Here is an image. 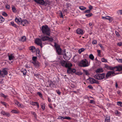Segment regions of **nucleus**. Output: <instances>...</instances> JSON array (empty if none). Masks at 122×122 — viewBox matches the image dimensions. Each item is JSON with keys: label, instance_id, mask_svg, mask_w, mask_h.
Wrapping results in <instances>:
<instances>
[{"label": "nucleus", "instance_id": "obj_45", "mask_svg": "<svg viewBox=\"0 0 122 122\" xmlns=\"http://www.w3.org/2000/svg\"><path fill=\"white\" fill-rule=\"evenodd\" d=\"M97 43V41L96 40H93L92 42V44H96Z\"/></svg>", "mask_w": 122, "mask_h": 122}, {"label": "nucleus", "instance_id": "obj_48", "mask_svg": "<svg viewBox=\"0 0 122 122\" xmlns=\"http://www.w3.org/2000/svg\"><path fill=\"white\" fill-rule=\"evenodd\" d=\"M115 113L117 115H120V113L119 112H118L117 111H115Z\"/></svg>", "mask_w": 122, "mask_h": 122}, {"label": "nucleus", "instance_id": "obj_51", "mask_svg": "<svg viewBox=\"0 0 122 122\" xmlns=\"http://www.w3.org/2000/svg\"><path fill=\"white\" fill-rule=\"evenodd\" d=\"M2 15H4L5 16H7L8 15L5 12H2Z\"/></svg>", "mask_w": 122, "mask_h": 122}, {"label": "nucleus", "instance_id": "obj_9", "mask_svg": "<svg viewBox=\"0 0 122 122\" xmlns=\"http://www.w3.org/2000/svg\"><path fill=\"white\" fill-rule=\"evenodd\" d=\"M32 63L36 68H37L39 67L40 63L38 61H33Z\"/></svg>", "mask_w": 122, "mask_h": 122}, {"label": "nucleus", "instance_id": "obj_59", "mask_svg": "<svg viewBox=\"0 0 122 122\" xmlns=\"http://www.w3.org/2000/svg\"><path fill=\"white\" fill-rule=\"evenodd\" d=\"M89 10L91 11V10L92 9L93 7L92 5H90L89 6Z\"/></svg>", "mask_w": 122, "mask_h": 122}, {"label": "nucleus", "instance_id": "obj_25", "mask_svg": "<svg viewBox=\"0 0 122 122\" xmlns=\"http://www.w3.org/2000/svg\"><path fill=\"white\" fill-rule=\"evenodd\" d=\"M27 71L25 69H22L21 72L24 75H25L26 74Z\"/></svg>", "mask_w": 122, "mask_h": 122}, {"label": "nucleus", "instance_id": "obj_14", "mask_svg": "<svg viewBox=\"0 0 122 122\" xmlns=\"http://www.w3.org/2000/svg\"><path fill=\"white\" fill-rule=\"evenodd\" d=\"M56 49V50L57 53L59 55H61L62 50L60 47H57Z\"/></svg>", "mask_w": 122, "mask_h": 122}, {"label": "nucleus", "instance_id": "obj_15", "mask_svg": "<svg viewBox=\"0 0 122 122\" xmlns=\"http://www.w3.org/2000/svg\"><path fill=\"white\" fill-rule=\"evenodd\" d=\"M94 78L98 80H101L100 74H97L94 76Z\"/></svg>", "mask_w": 122, "mask_h": 122}, {"label": "nucleus", "instance_id": "obj_52", "mask_svg": "<svg viewBox=\"0 0 122 122\" xmlns=\"http://www.w3.org/2000/svg\"><path fill=\"white\" fill-rule=\"evenodd\" d=\"M118 13L119 14L122 15V10H119L118 12Z\"/></svg>", "mask_w": 122, "mask_h": 122}, {"label": "nucleus", "instance_id": "obj_32", "mask_svg": "<svg viewBox=\"0 0 122 122\" xmlns=\"http://www.w3.org/2000/svg\"><path fill=\"white\" fill-rule=\"evenodd\" d=\"M116 69V66L114 67H112L111 66H110V68H109V70L113 71H114V69Z\"/></svg>", "mask_w": 122, "mask_h": 122}, {"label": "nucleus", "instance_id": "obj_33", "mask_svg": "<svg viewBox=\"0 0 122 122\" xmlns=\"http://www.w3.org/2000/svg\"><path fill=\"white\" fill-rule=\"evenodd\" d=\"M85 50V49L83 48H81L78 51L79 53L80 54L81 52L84 51Z\"/></svg>", "mask_w": 122, "mask_h": 122}, {"label": "nucleus", "instance_id": "obj_18", "mask_svg": "<svg viewBox=\"0 0 122 122\" xmlns=\"http://www.w3.org/2000/svg\"><path fill=\"white\" fill-rule=\"evenodd\" d=\"M77 33V34H82L83 33V30L80 29H78L76 30Z\"/></svg>", "mask_w": 122, "mask_h": 122}, {"label": "nucleus", "instance_id": "obj_24", "mask_svg": "<svg viewBox=\"0 0 122 122\" xmlns=\"http://www.w3.org/2000/svg\"><path fill=\"white\" fill-rule=\"evenodd\" d=\"M90 81L91 83L92 84L95 83V80L93 78H91L90 79Z\"/></svg>", "mask_w": 122, "mask_h": 122}, {"label": "nucleus", "instance_id": "obj_60", "mask_svg": "<svg viewBox=\"0 0 122 122\" xmlns=\"http://www.w3.org/2000/svg\"><path fill=\"white\" fill-rule=\"evenodd\" d=\"M90 103L91 104L94 103H95V102L93 100H91L90 101Z\"/></svg>", "mask_w": 122, "mask_h": 122}, {"label": "nucleus", "instance_id": "obj_44", "mask_svg": "<svg viewBox=\"0 0 122 122\" xmlns=\"http://www.w3.org/2000/svg\"><path fill=\"white\" fill-rule=\"evenodd\" d=\"M105 68H106L107 70H109V68H110V66H109L106 64H105Z\"/></svg>", "mask_w": 122, "mask_h": 122}, {"label": "nucleus", "instance_id": "obj_34", "mask_svg": "<svg viewBox=\"0 0 122 122\" xmlns=\"http://www.w3.org/2000/svg\"><path fill=\"white\" fill-rule=\"evenodd\" d=\"M92 15V13H90L88 14H86L85 15L87 16V17H89Z\"/></svg>", "mask_w": 122, "mask_h": 122}, {"label": "nucleus", "instance_id": "obj_16", "mask_svg": "<svg viewBox=\"0 0 122 122\" xmlns=\"http://www.w3.org/2000/svg\"><path fill=\"white\" fill-rule=\"evenodd\" d=\"M7 69H8L7 68H4L3 69L1 72L3 73L4 74V75H6L8 74V72L7 70Z\"/></svg>", "mask_w": 122, "mask_h": 122}, {"label": "nucleus", "instance_id": "obj_41", "mask_svg": "<svg viewBox=\"0 0 122 122\" xmlns=\"http://www.w3.org/2000/svg\"><path fill=\"white\" fill-rule=\"evenodd\" d=\"M102 62H107V60L106 59L104 58H102Z\"/></svg>", "mask_w": 122, "mask_h": 122}, {"label": "nucleus", "instance_id": "obj_40", "mask_svg": "<svg viewBox=\"0 0 122 122\" xmlns=\"http://www.w3.org/2000/svg\"><path fill=\"white\" fill-rule=\"evenodd\" d=\"M12 10L13 12H16V10L15 7L14 6H13L12 7Z\"/></svg>", "mask_w": 122, "mask_h": 122}, {"label": "nucleus", "instance_id": "obj_23", "mask_svg": "<svg viewBox=\"0 0 122 122\" xmlns=\"http://www.w3.org/2000/svg\"><path fill=\"white\" fill-rule=\"evenodd\" d=\"M40 51L38 48H37L36 50V54L37 56H40Z\"/></svg>", "mask_w": 122, "mask_h": 122}, {"label": "nucleus", "instance_id": "obj_27", "mask_svg": "<svg viewBox=\"0 0 122 122\" xmlns=\"http://www.w3.org/2000/svg\"><path fill=\"white\" fill-rule=\"evenodd\" d=\"M4 20V19L1 16H0V23H2Z\"/></svg>", "mask_w": 122, "mask_h": 122}, {"label": "nucleus", "instance_id": "obj_53", "mask_svg": "<svg viewBox=\"0 0 122 122\" xmlns=\"http://www.w3.org/2000/svg\"><path fill=\"white\" fill-rule=\"evenodd\" d=\"M47 40H49L50 41H52L53 40V39L52 38H50L48 37Z\"/></svg>", "mask_w": 122, "mask_h": 122}, {"label": "nucleus", "instance_id": "obj_20", "mask_svg": "<svg viewBox=\"0 0 122 122\" xmlns=\"http://www.w3.org/2000/svg\"><path fill=\"white\" fill-rule=\"evenodd\" d=\"M48 37L47 36H42L41 38V39L42 41H45L47 40L48 39Z\"/></svg>", "mask_w": 122, "mask_h": 122}, {"label": "nucleus", "instance_id": "obj_11", "mask_svg": "<svg viewBox=\"0 0 122 122\" xmlns=\"http://www.w3.org/2000/svg\"><path fill=\"white\" fill-rule=\"evenodd\" d=\"M63 57L64 59L66 60H68L70 58V55H67L66 53L64 54L63 55Z\"/></svg>", "mask_w": 122, "mask_h": 122}, {"label": "nucleus", "instance_id": "obj_57", "mask_svg": "<svg viewBox=\"0 0 122 122\" xmlns=\"http://www.w3.org/2000/svg\"><path fill=\"white\" fill-rule=\"evenodd\" d=\"M99 46H100L101 47V49L103 50H104V48H103V47L102 46V45L101 44H99Z\"/></svg>", "mask_w": 122, "mask_h": 122}, {"label": "nucleus", "instance_id": "obj_31", "mask_svg": "<svg viewBox=\"0 0 122 122\" xmlns=\"http://www.w3.org/2000/svg\"><path fill=\"white\" fill-rule=\"evenodd\" d=\"M41 107L42 109L44 110L45 109V105L44 104H41Z\"/></svg>", "mask_w": 122, "mask_h": 122}, {"label": "nucleus", "instance_id": "obj_46", "mask_svg": "<svg viewBox=\"0 0 122 122\" xmlns=\"http://www.w3.org/2000/svg\"><path fill=\"white\" fill-rule=\"evenodd\" d=\"M36 59H37V57L33 56L32 57V60H33V61H37L36 60Z\"/></svg>", "mask_w": 122, "mask_h": 122}, {"label": "nucleus", "instance_id": "obj_47", "mask_svg": "<svg viewBox=\"0 0 122 122\" xmlns=\"http://www.w3.org/2000/svg\"><path fill=\"white\" fill-rule=\"evenodd\" d=\"M66 119L68 120H70L71 119V118L69 117H65L63 118V119Z\"/></svg>", "mask_w": 122, "mask_h": 122}, {"label": "nucleus", "instance_id": "obj_29", "mask_svg": "<svg viewBox=\"0 0 122 122\" xmlns=\"http://www.w3.org/2000/svg\"><path fill=\"white\" fill-rule=\"evenodd\" d=\"M89 58L91 60H93L94 59V57L93 55L91 54L89 55Z\"/></svg>", "mask_w": 122, "mask_h": 122}, {"label": "nucleus", "instance_id": "obj_39", "mask_svg": "<svg viewBox=\"0 0 122 122\" xmlns=\"http://www.w3.org/2000/svg\"><path fill=\"white\" fill-rule=\"evenodd\" d=\"M11 112L12 113H19V112L16 110H12Z\"/></svg>", "mask_w": 122, "mask_h": 122}, {"label": "nucleus", "instance_id": "obj_10", "mask_svg": "<svg viewBox=\"0 0 122 122\" xmlns=\"http://www.w3.org/2000/svg\"><path fill=\"white\" fill-rule=\"evenodd\" d=\"M1 114L2 115L8 117H9L10 116V114L8 112H6L3 111H2L1 112Z\"/></svg>", "mask_w": 122, "mask_h": 122}, {"label": "nucleus", "instance_id": "obj_4", "mask_svg": "<svg viewBox=\"0 0 122 122\" xmlns=\"http://www.w3.org/2000/svg\"><path fill=\"white\" fill-rule=\"evenodd\" d=\"M116 75V74L114 71H108L106 75L105 78L107 79L110 76H114Z\"/></svg>", "mask_w": 122, "mask_h": 122}, {"label": "nucleus", "instance_id": "obj_35", "mask_svg": "<svg viewBox=\"0 0 122 122\" xmlns=\"http://www.w3.org/2000/svg\"><path fill=\"white\" fill-rule=\"evenodd\" d=\"M35 47L33 46H31L29 47V49L30 50H33L35 49Z\"/></svg>", "mask_w": 122, "mask_h": 122}, {"label": "nucleus", "instance_id": "obj_6", "mask_svg": "<svg viewBox=\"0 0 122 122\" xmlns=\"http://www.w3.org/2000/svg\"><path fill=\"white\" fill-rule=\"evenodd\" d=\"M72 66H70L69 65V67H67L68 69L67 70V73L70 74H72L74 73L76 71V70L75 69H72L71 67Z\"/></svg>", "mask_w": 122, "mask_h": 122}, {"label": "nucleus", "instance_id": "obj_7", "mask_svg": "<svg viewBox=\"0 0 122 122\" xmlns=\"http://www.w3.org/2000/svg\"><path fill=\"white\" fill-rule=\"evenodd\" d=\"M36 44L39 46H40L41 47H42V40L41 39L39 38H36L35 40Z\"/></svg>", "mask_w": 122, "mask_h": 122}, {"label": "nucleus", "instance_id": "obj_13", "mask_svg": "<svg viewBox=\"0 0 122 122\" xmlns=\"http://www.w3.org/2000/svg\"><path fill=\"white\" fill-rule=\"evenodd\" d=\"M102 19H106L108 20L110 22L112 21L113 20V19L112 17H110L109 16H107L105 17H102Z\"/></svg>", "mask_w": 122, "mask_h": 122}, {"label": "nucleus", "instance_id": "obj_62", "mask_svg": "<svg viewBox=\"0 0 122 122\" xmlns=\"http://www.w3.org/2000/svg\"><path fill=\"white\" fill-rule=\"evenodd\" d=\"M88 87L90 89H93V87L91 85H89Z\"/></svg>", "mask_w": 122, "mask_h": 122}, {"label": "nucleus", "instance_id": "obj_38", "mask_svg": "<svg viewBox=\"0 0 122 122\" xmlns=\"http://www.w3.org/2000/svg\"><path fill=\"white\" fill-rule=\"evenodd\" d=\"M11 24V25H12L13 26H14L15 27H16V25L14 24V23L13 21H12L10 23Z\"/></svg>", "mask_w": 122, "mask_h": 122}, {"label": "nucleus", "instance_id": "obj_56", "mask_svg": "<svg viewBox=\"0 0 122 122\" xmlns=\"http://www.w3.org/2000/svg\"><path fill=\"white\" fill-rule=\"evenodd\" d=\"M57 93L59 95H60L61 94V92L59 90H57L56 91Z\"/></svg>", "mask_w": 122, "mask_h": 122}, {"label": "nucleus", "instance_id": "obj_2", "mask_svg": "<svg viewBox=\"0 0 122 122\" xmlns=\"http://www.w3.org/2000/svg\"><path fill=\"white\" fill-rule=\"evenodd\" d=\"M79 66L81 67H86L89 65L88 62L86 59L81 60L79 63Z\"/></svg>", "mask_w": 122, "mask_h": 122}, {"label": "nucleus", "instance_id": "obj_36", "mask_svg": "<svg viewBox=\"0 0 122 122\" xmlns=\"http://www.w3.org/2000/svg\"><path fill=\"white\" fill-rule=\"evenodd\" d=\"M117 104L121 107H122V102H117Z\"/></svg>", "mask_w": 122, "mask_h": 122}, {"label": "nucleus", "instance_id": "obj_12", "mask_svg": "<svg viewBox=\"0 0 122 122\" xmlns=\"http://www.w3.org/2000/svg\"><path fill=\"white\" fill-rule=\"evenodd\" d=\"M116 71H122V66H116Z\"/></svg>", "mask_w": 122, "mask_h": 122}, {"label": "nucleus", "instance_id": "obj_37", "mask_svg": "<svg viewBox=\"0 0 122 122\" xmlns=\"http://www.w3.org/2000/svg\"><path fill=\"white\" fill-rule=\"evenodd\" d=\"M79 9L81 10H83L86 9V8L83 6H81L79 7Z\"/></svg>", "mask_w": 122, "mask_h": 122}, {"label": "nucleus", "instance_id": "obj_58", "mask_svg": "<svg viewBox=\"0 0 122 122\" xmlns=\"http://www.w3.org/2000/svg\"><path fill=\"white\" fill-rule=\"evenodd\" d=\"M37 94L39 95L40 97H41L42 96V95L41 93L40 92H38L37 93Z\"/></svg>", "mask_w": 122, "mask_h": 122}, {"label": "nucleus", "instance_id": "obj_43", "mask_svg": "<svg viewBox=\"0 0 122 122\" xmlns=\"http://www.w3.org/2000/svg\"><path fill=\"white\" fill-rule=\"evenodd\" d=\"M15 104H17L19 107H22V104H20L19 102H17L16 103H15Z\"/></svg>", "mask_w": 122, "mask_h": 122}, {"label": "nucleus", "instance_id": "obj_61", "mask_svg": "<svg viewBox=\"0 0 122 122\" xmlns=\"http://www.w3.org/2000/svg\"><path fill=\"white\" fill-rule=\"evenodd\" d=\"M64 118V117H63L62 116H59L58 117V118L59 119H61L62 120H63L64 119H63V118Z\"/></svg>", "mask_w": 122, "mask_h": 122}, {"label": "nucleus", "instance_id": "obj_5", "mask_svg": "<svg viewBox=\"0 0 122 122\" xmlns=\"http://www.w3.org/2000/svg\"><path fill=\"white\" fill-rule=\"evenodd\" d=\"M15 21L18 24H23V23H24L25 24L27 22V21L26 20H25L23 21L20 18V19H18L17 18H16L15 19Z\"/></svg>", "mask_w": 122, "mask_h": 122}, {"label": "nucleus", "instance_id": "obj_49", "mask_svg": "<svg viewBox=\"0 0 122 122\" xmlns=\"http://www.w3.org/2000/svg\"><path fill=\"white\" fill-rule=\"evenodd\" d=\"M54 46L56 49L58 47H60V46L58 45L56 43H55V45Z\"/></svg>", "mask_w": 122, "mask_h": 122}, {"label": "nucleus", "instance_id": "obj_1", "mask_svg": "<svg viewBox=\"0 0 122 122\" xmlns=\"http://www.w3.org/2000/svg\"><path fill=\"white\" fill-rule=\"evenodd\" d=\"M41 30L43 34L49 36L50 35V29L47 25L42 26Z\"/></svg>", "mask_w": 122, "mask_h": 122}, {"label": "nucleus", "instance_id": "obj_21", "mask_svg": "<svg viewBox=\"0 0 122 122\" xmlns=\"http://www.w3.org/2000/svg\"><path fill=\"white\" fill-rule=\"evenodd\" d=\"M8 57L9 59L10 60H13L14 58V55L12 54H11Z\"/></svg>", "mask_w": 122, "mask_h": 122}, {"label": "nucleus", "instance_id": "obj_19", "mask_svg": "<svg viewBox=\"0 0 122 122\" xmlns=\"http://www.w3.org/2000/svg\"><path fill=\"white\" fill-rule=\"evenodd\" d=\"M31 104L33 105H37V107L38 108L39 107V105L38 103L36 102H32Z\"/></svg>", "mask_w": 122, "mask_h": 122}, {"label": "nucleus", "instance_id": "obj_22", "mask_svg": "<svg viewBox=\"0 0 122 122\" xmlns=\"http://www.w3.org/2000/svg\"><path fill=\"white\" fill-rule=\"evenodd\" d=\"M100 74V77L101 78V80L102 79L104 78L105 75V73Z\"/></svg>", "mask_w": 122, "mask_h": 122}, {"label": "nucleus", "instance_id": "obj_26", "mask_svg": "<svg viewBox=\"0 0 122 122\" xmlns=\"http://www.w3.org/2000/svg\"><path fill=\"white\" fill-rule=\"evenodd\" d=\"M5 88V85L3 84L2 85H1V84H0V89H4Z\"/></svg>", "mask_w": 122, "mask_h": 122}, {"label": "nucleus", "instance_id": "obj_54", "mask_svg": "<svg viewBox=\"0 0 122 122\" xmlns=\"http://www.w3.org/2000/svg\"><path fill=\"white\" fill-rule=\"evenodd\" d=\"M105 120L109 121H110V117L109 116L105 118Z\"/></svg>", "mask_w": 122, "mask_h": 122}, {"label": "nucleus", "instance_id": "obj_64", "mask_svg": "<svg viewBox=\"0 0 122 122\" xmlns=\"http://www.w3.org/2000/svg\"><path fill=\"white\" fill-rule=\"evenodd\" d=\"M71 86L72 88H74L75 87V85L73 84H71Z\"/></svg>", "mask_w": 122, "mask_h": 122}, {"label": "nucleus", "instance_id": "obj_30", "mask_svg": "<svg viewBox=\"0 0 122 122\" xmlns=\"http://www.w3.org/2000/svg\"><path fill=\"white\" fill-rule=\"evenodd\" d=\"M85 74L86 75H89V74L88 73V72L87 70H83Z\"/></svg>", "mask_w": 122, "mask_h": 122}, {"label": "nucleus", "instance_id": "obj_50", "mask_svg": "<svg viewBox=\"0 0 122 122\" xmlns=\"http://www.w3.org/2000/svg\"><path fill=\"white\" fill-rule=\"evenodd\" d=\"M90 11H91L89 9L85 10L84 11V13H89L90 12Z\"/></svg>", "mask_w": 122, "mask_h": 122}, {"label": "nucleus", "instance_id": "obj_17", "mask_svg": "<svg viewBox=\"0 0 122 122\" xmlns=\"http://www.w3.org/2000/svg\"><path fill=\"white\" fill-rule=\"evenodd\" d=\"M104 70L103 69L101 68L97 69L96 71V72L97 73L102 72Z\"/></svg>", "mask_w": 122, "mask_h": 122}, {"label": "nucleus", "instance_id": "obj_63", "mask_svg": "<svg viewBox=\"0 0 122 122\" xmlns=\"http://www.w3.org/2000/svg\"><path fill=\"white\" fill-rule=\"evenodd\" d=\"M117 45L118 46H120L122 45V43L121 42H119L117 43Z\"/></svg>", "mask_w": 122, "mask_h": 122}, {"label": "nucleus", "instance_id": "obj_3", "mask_svg": "<svg viewBox=\"0 0 122 122\" xmlns=\"http://www.w3.org/2000/svg\"><path fill=\"white\" fill-rule=\"evenodd\" d=\"M60 64L61 66L63 67H65L67 68L69 67V65H70V66H72V64L71 63L66 62V61H61L60 62Z\"/></svg>", "mask_w": 122, "mask_h": 122}, {"label": "nucleus", "instance_id": "obj_28", "mask_svg": "<svg viewBox=\"0 0 122 122\" xmlns=\"http://www.w3.org/2000/svg\"><path fill=\"white\" fill-rule=\"evenodd\" d=\"M26 39V37L25 36H23L21 37V41L22 42H24L25 41Z\"/></svg>", "mask_w": 122, "mask_h": 122}, {"label": "nucleus", "instance_id": "obj_8", "mask_svg": "<svg viewBox=\"0 0 122 122\" xmlns=\"http://www.w3.org/2000/svg\"><path fill=\"white\" fill-rule=\"evenodd\" d=\"M35 1L41 5H47V3H46V1H45L43 0H34Z\"/></svg>", "mask_w": 122, "mask_h": 122}, {"label": "nucleus", "instance_id": "obj_42", "mask_svg": "<svg viewBox=\"0 0 122 122\" xmlns=\"http://www.w3.org/2000/svg\"><path fill=\"white\" fill-rule=\"evenodd\" d=\"M115 33L117 37H120V35L119 33L118 32L116 31H115Z\"/></svg>", "mask_w": 122, "mask_h": 122}, {"label": "nucleus", "instance_id": "obj_55", "mask_svg": "<svg viewBox=\"0 0 122 122\" xmlns=\"http://www.w3.org/2000/svg\"><path fill=\"white\" fill-rule=\"evenodd\" d=\"M1 103L3 104V105H5V107H6V105H7V103H6L5 102H1Z\"/></svg>", "mask_w": 122, "mask_h": 122}]
</instances>
